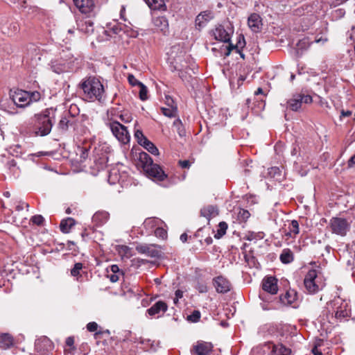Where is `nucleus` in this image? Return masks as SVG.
I'll use <instances>...</instances> for the list:
<instances>
[{
    "instance_id": "nucleus-1",
    "label": "nucleus",
    "mask_w": 355,
    "mask_h": 355,
    "mask_svg": "<svg viewBox=\"0 0 355 355\" xmlns=\"http://www.w3.org/2000/svg\"><path fill=\"white\" fill-rule=\"evenodd\" d=\"M84 96L89 101L98 100L101 101L103 97L105 89L101 82L95 77H89L83 80L80 85Z\"/></svg>"
},
{
    "instance_id": "nucleus-2",
    "label": "nucleus",
    "mask_w": 355,
    "mask_h": 355,
    "mask_svg": "<svg viewBox=\"0 0 355 355\" xmlns=\"http://www.w3.org/2000/svg\"><path fill=\"white\" fill-rule=\"evenodd\" d=\"M39 131L42 136L47 135L51 130L54 122V111L46 110L37 116Z\"/></svg>"
},
{
    "instance_id": "nucleus-3",
    "label": "nucleus",
    "mask_w": 355,
    "mask_h": 355,
    "mask_svg": "<svg viewBox=\"0 0 355 355\" xmlns=\"http://www.w3.org/2000/svg\"><path fill=\"white\" fill-rule=\"evenodd\" d=\"M312 101V97L310 95L296 94L287 101V107L292 111L297 112L300 111L303 104H310Z\"/></svg>"
},
{
    "instance_id": "nucleus-4",
    "label": "nucleus",
    "mask_w": 355,
    "mask_h": 355,
    "mask_svg": "<svg viewBox=\"0 0 355 355\" xmlns=\"http://www.w3.org/2000/svg\"><path fill=\"white\" fill-rule=\"evenodd\" d=\"M329 226L334 234L344 236L349 229V223L343 218L334 217L330 220Z\"/></svg>"
},
{
    "instance_id": "nucleus-5",
    "label": "nucleus",
    "mask_w": 355,
    "mask_h": 355,
    "mask_svg": "<svg viewBox=\"0 0 355 355\" xmlns=\"http://www.w3.org/2000/svg\"><path fill=\"white\" fill-rule=\"evenodd\" d=\"M112 132L115 137L121 143L126 144L130 140V135L127 128L117 121H113L110 123Z\"/></svg>"
},
{
    "instance_id": "nucleus-6",
    "label": "nucleus",
    "mask_w": 355,
    "mask_h": 355,
    "mask_svg": "<svg viewBox=\"0 0 355 355\" xmlns=\"http://www.w3.org/2000/svg\"><path fill=\"white\" fill-rule=\"evenodd\" d=\"M14 103L19 107H24L31 103L30 92L24 90L15 91L11 94Z\"/></svg>"
},
{
    "instance_id": "nucleus-7",
    "label": "nucleus",
    "mask_w": 355,
    "mask_h": 355,
    "mask_svg": "<svg viewBox=\"0 0 355 355\" xmlns=\"http://www.w3.org/2000/svg\"><path fill=\"white\" fill-rule=\"evenodd\" d=\"M317 276L315 270H310L305 276L304 284L309 293H315L319 291V286L315 282Z\"/></svg>"
},
{
    "instance_id": "nucleus-8",
    "label": "nucleus",
    "mask_w": 355,
    "mask_h": 355,
    "mask_svg": "<svg viewBox=\"0 0 355 355\" xmlns=\"http://www.w3.org/2000/svg\"><path fill=\"white\" fill-rule=\"evenodd\" d=\"M144 170L150 176L153 177L159 181L164 180L166 177L161 167L153 163L149 166H145Z\"/></svg>"
},
{
    "instance_id": "nucleus-9",
    "label": "nucleus",
    "mask_w": 355,
    "mask_h": 355,
    "mask_svg": "<svg viewBox=\"0 0 355 355\" xmlns=\"http://www.w3.org/2000/svg\"><path fill=\"white\" fill-rule=\"evenodd\" d=\"M214 286L218 293H225L230 291L231 284L225 277L218 276L214 279Z\"/></svg>"
},
{
    "instance_id": "nucleus-10",
    "label": "nucleus",
    "mask_w": 355,
    "mask_h": 355,
    "mask_svg": "<svg viewBox=\"0 0 355 355\" xmlns=\"http://www.w3.org/2000/svg\"><path fill=\"white\" fill-rule=\"evenodd\" d=\"M213 349V345L211 343L198 341L193 345V351L197 355H209Z\"/></svg>"
},
{
    "instance_id": "nucleus-11",
    "label": "nucleus",
    "mask_w": 355,
    "mask_h": 355,
    "mask_svg": "<svg viewBox=\"0 0 355 355\" xmlns=\"http://www.w3.org/2000/svg\"><path fill=\"white\" fill-rule=\"evenodd\" d=\"M75 6L82 13L92 12L95 6L94 0H73Z\"/></svg>"
},
{
    "instance_id": "nucleus-12",
    "label": "nucleus",
    "mask_w": 355,
    "mask_h": 355,
    "mask_svg": "<svg viewBox=\"0 0 355 355\" xmlns=\"http://www.w3.org/2000/svg\"><path fill=\"white\" fill-rule=\"evenodd\" d=\"M277 280L273 277H268L263 279V289L271 294H275L277 292Z\"/></svg>"
},
{
    "instance_id": "nucleus-13",
    "label": "nucleus",
    "mask_w": 355,
    "mask_h": 355,
    "mask_svg": "<svg viewBox=\"0 0 355 355\" xmlns=\"http://www.w3.org/2000/svg\"><path fill=\"white\" fill-rule=\"evenodd\" d=\"M214 35L216 40L223 42H228L230 40V34L222 26H218L215 28Z\"/></svg>"
},
{
    "instance_id": "nucleus-14",
    "label": "nucleus",
    "mask_w": 355,
    "mask_h": 355,
    "mask_svg": "<svg viewBox=\"0 0 355 355\" xmlns=\"http://www.w3.org/2000/svg\"><path fill=\"white\" fill-rule=\"evenodd\" d=\"M168 306L163 301H158L147 310L148 313L153 316L160 313H165L167 311Z\"/></svg>"
},
{
    "instance_id": "nucleus-15",
    "label": "nucleus",
    "mask_w": 355,
    "mask_h": 355,
    "mask_svg": "<svg viewBox=\"0 0 355 355\" xmlns=\"http://www.w3.org/2000/svg\"><path fill=\"white\" fill-rule=\"evenodd\" d=\"M78 28L80 31L89 34L94 31L93 22L87 18L83 19L77 22Z\"/></svg>"
},
{
    "instance_id": "nucleus-16",
    "label": "nucleus",
    "mask_w": 355,
    "mask_h": 355,
    "mask_svg": "<svg viewBox=\"0 0 355 355\" xmlns=\"http://www.w3.org/2000/svg\"><path fill=\"white\" fill-rule=\"evenodd\" d=\"M173 62L175 63V68L177 70L182 71L187 69L185 63L189 59V56L185 54L183 51L180 52V55L178 56L173 57Z\"/></svg>"
},
{
    "instance_id": "nucleus-17",
    "label": "nucleus",
    "mask_w": 355,
    "mask_h": 355,
    "mask_svg": "<svg viewBox=\"0 0 355 355\" xmlns=\"http://www.w3.org/2000/svg\"><path fill=\"white\" fill-rule=\"evenodd\" d=\"M261 19L259 15L252 14L248 18V26L254 32L259 31L261 26Z\"/></svg>"
},
{
    "instance_id": "nucleus-18",
    "label": "nucleus",
    "mask_w": 355,
    "mask_h": 355,
    "mask_svg": "<svg viewBox=\"0 0 355 355\" xmlns=\"http://www.w3.org/2000/svg\"><path fill=\"white\" fill-rule=\"evenodd\" d=\"M213 18V14L210 11L202 12L196 18V24L200 28L203 27L206 22Z\"/></svg>"
},
{
    "instance_id": "nucleus-19",
    "label": "nucleus",
    "mask_w": 355,
    "mask_h": 355,
    "mask_svg": "<svg viewBox=\"0 0 355 355\" xmlns=\"http://www.w3.org/2000/svg\"><path fill=\"white\" fill-rule=\"evenodd\" d=\"M109 216L110 214L107 211H97L94 214L92 221L97 225H101L107 221Z\"/></svg>"
},
{
    "instance_id": "nucleus-20",
    "label": "nucleus",
    "mask_w": 355,
    "mask_h": 355,
    "mask_svg": "<svg viewBox=\"0 0 355 355\" xmlns=\"http://www.w3.org/2000/svg\"><path fill=\"white\" fill-rule=\"evenodd\" d=\"M13 345V338L7 333L0 334V347L2 349H8Z\"/></svg>"
},
{
    "instance_id": "nucleus-21",
    "label": "nucleus",
    "mask_w": 355,
    "mask_h": 355,
    "mask_svg": "<svg viewBox=\"0 0 355 355\" xmlns=\"http://www.w3.org/2000/svg\"><path fill=\"white\" fill-rule=\"evenodd\" d=\"M155 26L159 31L166 33L168 26V21L165 17H157L153 19Z\"/></svg>"
},
{
    "instance_id": "nucleus-22",
    "label": "nucleus",
    "mask_w": 355,
    "mask_h": 355,
    "mask_svg": "<svg viewBox=\"0 0 355 355\" xmlns=\"http://www.w3.org/2000/svg\"><path fill=\"white\" fill-rule=\"evenodd\" d=\"M218 214V211L216 207L209 205L201 209V215L208 220L212 217H215Z\"/></svg>"
},
{
    "instance_id": "nucleus-23",
    "label": "nucleus",
    "mask_w": 355,
    "mask_h": 355,
    "mask_svg": "<svg viewBox=\"0 0 355 355\" xmlns=\"http://www.w3.org/2000/svg\"><path fill=\"white\" fill-rule=\"evenodd\" d=\"M271 353L272 355H289L291 349L286 348L282 344L274 345Z\"/></svg>"
},
{
    "instance_id": "nucleus-24",
    "label": "nucleus",
    "mask_w": 355,
    "mask_h": 355,
    "mask_svg": "<svg viewBox=\"0 0 355 355\" xmlns=\"http://www.w3.org/2000/svg\"><path fill=\"white\" fill-rule=\"evenodd\" d=\"M75 225V220L72 218H67L65 220H62L60 223V230L63 233H69L71 228Z\"/></svg>"
},
{
    "instance_id": "nucleus-25",
    "label": "nucleus",
    "mask_w": 355,
    "mask_h": 355,
    "mask_svg": "<svg viewBox=\"0 0 355 355\" xmlns=\"http://www.w3.org/2000/svg\"><path fill=\"white\" fill-rule=\"evenodd\" d=\"M279 259L283 263H290L293 261V253L288 248L284 249Z\"/></svg>"
},
{
    "instance_id": "nucleus-26",
    "label": "nucleus",
    "mask_w": 355,
    "mask_h": 355,
    "mask_svg": "<svg viewBox=\"0 0 355 355\" xmlns=\"http://www.w3.org/2000/svg\"><path fill=\"white\" fill-rule=\"evenodd\" d=\"M148 6L153 10H164L165 0H146Z\"/></svg>"
},
{
    "instance_id": "nucleus-27",
    "label": "nucleus",
    "mask_w": 355,
    "mask_h": 355,
    "mask_svg": "<svg viewBox=\"0 0 355 355\" xmlns=\"http://www.w3.org/2000/svg\"><path fill=\"white\" fill-rule=\"evenodd\" d=\"M162 221L157 218H148L145 220L144 225L147 229L157 227Z\"/></svg>"
},
{
    "instance_id": "nucleus-28",
    "label": "nucleus",
    "mask_w": 355,
    "mask_h": 355,
    "mask_svg": "<svg viewBox=\"0 0 355 355\" xmlns=\"http://www.w3.org/2000/svg\"><path fill=\"white\" fill-rule=\"evenodd\" d=\"M120 180L121 175L118 171L115 168L112 169L108 175V182L110 184H115L116 183L119 182Z\"/></svg>"
},
{
    "instance_id": "nucleus-29",
    "label": "nucleus",
    "mask_w": 355,
    "mask_h": 355,
    "mask_svg": "<svg viewBox=\"0 0 355 355\" xmlns=\"http://www.w3.org/2000/svg\"><path fill=\"white\" fill-rule=\"evenodd\" d=\"M162 114L169 118H173L177 116V107H163L161 108Z\"/></svg>"
},
{
    "instance_id": "nucleus-30",
    "label": "nucleus",
    "mask_w": 355,
    "mask_h": 355,
    "mask_svg": "<svg viewBox=\"0 0 355 355\" xmlns=\"http://www.w3.org/2000/svg\"><path fill=\"white\" fill-rule=\"evenodd\" d=\"M142 146L153 155H157L159 154L157 148L148 139L144 141Z\"/></svg>"
},
{
    "instance_id": "nucleus-31",
    "label": "nucleus",
    "mask_w": 355,
    "mask_h": 355,
    "mask_svg": "<svg viewBox=\"0 0 355 355\" xmlns=\"http://www.w3.org/2000/svg\"><path fill=\"white\" fill-rule=\"evenodd\" d=\"M227 227H228V225L225 222L223 221V222L219 223L218 229L217 230L216 234L214 235V237L216 239H219L222 236H223L226 233Z\"/></svg>"
},
{
    "instance_id": "nucleus-32",
    "label": "nucleus",
    "mask_w": 355,
    "mask_h": 355,
    "mask_svg": "<svg viewBox=\"0 0 355 355\" xmlns=\"http://www.w3.org/2000/svg\"><path fill=\"white\" fill-rule=\"evenodd\" d=\"M73 122L67 117H62L58 123V128L62 131H66L69 127L72 125Z\"/></svg>"
},
{
    "instance_id": "nucleus-33",
    "label": "nucleus",
    "mask_w": 355,
    "mask_h": 355,
    "mask_svg": "<svg viewBox=\"0 0 355 355\" xmlns=\"http://www.w3.org/2000/svg\"><path fill=\"white\" fill-rule=\"evenodd\" d=\"M173 126L176 128L180 137H182L185 136L186 132L180 119H178L175 120L173 122Z\"/></svg>"
},
{
    "instance_id": "nucleus-34",
    "label": "nucleus",
    "mask_w": 355,
    "mask_h": 355,
    "mask_svg": "<svg viewBox=\"0 0 355 355\" xmlns=\"http://www.w3.org/2000/svg\"><path fill=\"white\" fill-rule=\"evenodd\" d=\"M141 161L144 163V167L145 166H149L153 163L151 157L146 153H141L139 155Z\"/></svg>"
},
{
    "instance_id": "nucleus-35",
    "label": "nucleus",
    "mask_w": 355,
    "mask_h": 355,
    "mask_svg": "<svg viewBox=\"0 0 355 355\" xmlns=\"http://www.w3.org/2000/svg\"><path fill=\"white\" fill-rule=\"evenodd\" d=\"M288 229L291 231V232H292L294 234V236L299 234L300 231L298 222L295 220H292L289 225Z\"/></svg>"
},
{
    "instance_id": "nucleus-36",
    "label": "nucleus",
    "mask_w": 355,
    "mask_h": 355,
    "mask_svg": "<svg viewBox=\"0 0 355 355\" xmlns=\"http://www.w3.org/2000/svg\"><path fill=\"white\" fill-rule=\"evenodd\" d=\"M148 89L147 87L142 83L139 86V98L141 101L148 99Z\"/></svg>"
},
{
    "instance_id": "nucleus-37",
    "label": "nucleus",
    "mask_w": 355,
    "mask_h": 355,
    "mask_svg": "<svg viewBox=\"0 0 355 355\" xmlns=\"http://www.w3.org/2000/svg\"><path fill=\"white\" fill-rule=\"evenodd\" d=\"M155 235L157 237L164 239L167 237V232L164 228L157 227L155 230Z\"/></svg>"
},
{
    "instance_id": "nucleus-38",
    "label": "nucleus",
    "mask_w": 355,
    "mask_h": 355,
    "mask_svg": "<svg viewBox=\"0 0 355 355\" xmlns=\"http://www.w3.org/2000/svg\"><path fill=\"white\" fill-rule=\"evenodd\" d=\"M135 137L137 139L138 143L142 146L144 141H146L148 139L144 135L141 130H136L135 132Z\"/></svg>"
},
{
    "instance_id": "nucleus-39",
    "label": "nucleus",
    "mask_w": 355,
    "mask_h": 355,
    "mask_svg": "<svg viewBox=\"0 0 355 355\" xmlns=\"http://www.w3.org/2000/svg\"><path fill=\"white\" fill-rule=\"evenodd\" d=\"M83 268V263H76L73 268L71 270V275L73 277H76L80 275V272Z\"/></svg>"
},
{
    "instance_id": "nucleus-40",
    "label": "nucleus",
    "mask_w": 355,
    "mask_h": 355,
    "mask_svg": "<svg viewBox=\"0 0 355 355\" xmlns=\"http://www.w3.org/2000/svg\"><path fill=\"white\" fill-rule=\"evenodd\" d=\"M200 318V313L199 311H194L190 315L188 316V320L196 322L198 321Z\"/></svg>"
},
{
    "instance_id": "nucleus-41",
    "label": "nucleus",
    "mask_w": 355,
    "mask_h": 355,
    "mask_svg": "<svg viewBox=\"0 0 355 355\" xmlns=\"http://www.w3.org/2000/svg\"><path fill=\"white\" fill-rule=\"evenodd\" d=\"M31 220L37 225H40L43 223L44 218L41 215H35L33 216L31 219Z\"/></svg>"
},
{
    "instance_id": "nucleus-42",
    "label": "nucleus",
    "mask_w": 355,
    "mask_h": 355,
    "mask_svg": "<svg viewBox=\"0 0 355 355\" xmlns=\"http://www.w3.org/2000/svg\"><path fill=\"white\" fill-rule=\"evenodd\" d=\"M128 82L130 83V84L132 85V86L138 85L139 87L140 85L142 84V83L137 80L135 78V77L131 74L128 76Z\"/></svg>"
},
{
    "instance_id": "nucleus-43",
    "label": "nucleus",
    "mask_w": 355,
    "mask_h": 355,
    "mask_svg": "<svg viewBox=\"0 0 355 355\" xmlns=\"http://www.w3.org/2000/svg\"><path fill=\"white\" fill-rule=\"evenodd\" d=\"M87 329L89 331L94 332L97 330L98 324L95 322H89L87 325Z\"/></svg>"
},
{
    "instance_id": "nucleus-44",
    "label": "nucleus",
    "mask_w": 355,
    "mask_h": 355,
    "mask_svg": "<svg viewBox=\"0 0 355 355\" xmlns=\"http://www.w3.org/2000/svg\"><path fill=\"white\" fill-rule=\"evenodd\" d=\"M80 161L83 162L85 160L88 156V150L87 148H80Z\"/></svg>"
},
{
    "instance_id": "nucleus-45",
    "label": "nucleus",
    "mask_w": 355,
    "mask_h": 355,
    "mask_svg": "<svg viewBox=\"0 0 355 355\" xmlns=\"http://www.w3.org/2000/svg\"><path fill=\"white\" fill-rule=\"evenodd\" d=\"M66 344L69 347H72L71 349L67 350L69 352H71V350L75 349V347H73L74 339L73 337H68L66 340Z\"/></svg>"
},
{
    "instance_id": "nucleus-46",
    "label": "nucleus",
    "mask_w": 355,
    "mask_h": 355,
    "mask_svg": "<svg viewBox=\"0 0 355 355\" xmlns=\"http://www.w3.org/2000/svg\"><path fill=\"white\" fill-rule=\"evenodd\" d=\"M166 107H177L172 98L170 96H166Z\"/></svg>"
},
{
    "instance_id": "nucleus-47",
    "label": "nucleus",
    "mask_w": 355,
    "mask_h": 355,
    "mask_svg": "<svg viewBox=\"0 0 355 355\" xmlns=\"http://www.w3.org/2000/svg\"><path fill=\"white\" fill-rule=\"evenodd\" d=\"M31 96V102L37 101L40 98V94L38 92H30Z\"/></svg>"
},
{
    "instance_id": "nucleus-48",
    "label": "nucleus",
    "mask_w": 355,
    "mask_h": 355,
    "mask_svg": "<svg viewBox=\"0 0 355 355\" xmlns=\"http://www.w3.org/2000/svg\"><path fill=\"white\" fill-rule=\"evenodd\" d=\"M179 164L183 168H189L190 166V162L188 160H180Z\"/></svg>"
},
{
    "instance_id": "nucleus-49",
    "label": "nucleus",
    "mask_w": 355,
    "mask_h": 355,
    "mask_svg": "<svg viewBox=\"0 0 355 355\" xmlns=\"http://www.w3.org/2000/svg\"><path fill=\"white\" fill-rule=\"evenodd\" d=\"M239 214L241 215V218L243 219H247L250 217V213L248 211H246V210H241L240 212H239Z\"/></svg>"
},
{
    "instance_id": "nucleus-50",
    "label": "nucleus",
    "mask_w": 355,
    "mask_h": 355,
    "mask_svg": "<svg viewBox=\"0 0 355 355\" xmlns=\"http://www.w3.org/2000/svg\"><path fill=\"white\" fill-rule=\"evenodd\" d=\"M336 318H344L347 315V313L345 311H337L335 313Z\"/></svg>"
},
{
    "instance_id": "nucleus-51",
    "label": "nucleus",
    "mask_w": 355,
    "mask_h": 355,
    "mask_svg": "<svg viewBox=\"0 0 355 355\" xmlns=\"http://www.w3.org/2000/svg\"><path fill=\"white\" fill-rule=\"evenodd\" d=\"M352 114V112L349 110H342L340 117H347L350 116Z\"/></svg>"
},
{
    "instance_id": "nucleus-52",
    "label": "nucleus",
    "mask_w": 355,
    "mask_h": 355,
    "mask_svg": "<svg viewBox=\"0 0 355 355\" xmlns=\"http://www.w3.org/2000/svg\"><path fill=\"white\" fill-rule=\"evenodd\" d=\"M17 166V162L15 159H11L8 162V166L10 169H12V168H15Z\"/></svg>"
},
{
    "instance_id": "nucleus-53",
    "label": "nucleus",
    "mask_w": 355,
    "mask_h": 355,
    "mask_svg": "<svg viewBox=\"0 0 355 355\" xmlns=\"http://www.w3.org/2000/svg\"><path fill=\"white\" fill-rule=\"evenodd\" d=\"M198 289L200 293H205L207 291V286L204 284H199L198 286Z\"/></svg>"
},
{
    "instance_id": "nucleus-54",
    "label": "nucleus",
    "mask_w": 355,
    "mask_h": 355,
    "mask_svg": "<svg viewBox=\"0 0 355 355\" xmlns=\"http://www.w3.org/2000/svg\"><path fill=\"white\" fill-rule=\"evenodd\" d=\"M312 353L313 354V355H322V353L321 352V351H320L318 349V346L315 345L313 349H312Z\"/></svg>"
},
{
    "instance_id": "nucleus-55",
    "label": "nucleus",
    "mask_w": 355,
    "mask_h": 355,
    "mask_svg": "<svg viewBox=\"0 0 355 355\" xmlns=\"http://www.w3.org/2000/svg\"><path fill=\"white\" fill-rule=\"evenodd\" d=\"M348 165L349 167L355 166V155L349 160Z\"/></svg>"
},
{
    "instance_id": "nucleus-56",
    "label": "nucleus",
    "mask_w": 355,
    "mask_h": 355,
    "mask_svg": "<svg viewBox=\"0 0 355 355\" xmlns=\"http://www.w3.org/2000/svg\"><path fill=\"white\" fill-rule=\"evenodd\" d=\"M110 279L112 282H116L119 280V276L116 274H113L110 276Z\"/></svg>"
},
{
    "instance_id": "nucleus-57",
    "label": "nucleus",
    "mask_w": 355,
    "mask_h": 355,
    "mask_svg": "<svg viewBox=\"0 0 355 355\" xmlns=\"http://www.w3.org/2000/svg\"><path fill=\"white\" fill-rule=\"evenodd\" d=\"M111 270L113 273L116 274L119 272V268L117 265H112L111 266Z\"/></svg>"
},
{
    "instance_id": "nucleus-58",
    "label": "nucleus",
    "mask_w": 355,
    "mask_h": 355,
    "mask_svg": "<svg viewBox=\"0 0 355 355\" xmlns=\"http://www.w3.org/2000/svg\"><path fill=\"white\" fill-rule=\"evenodd\" d=\"M23 205H25L26 207H28L29 205L28 203H26V202H22L21 205H19L17 206V209L20 211V210H22L23 209Z\"/></svg>"
},
{
    "instance_id": "nucleus-59",
    "label": "nucleus",
    "mask_w": 355,
    "mask_h": 355,
    "mask_svg": "<svg viewBox=\"0 0 355 355\" xmlns=\"http://www.w3.org/2000/svg\"><path fill=\"white\" fill-rule=\"evenodd\" d=\"M183 296V292L180 290H178L175 291V297L177 298H182Z\"/></svg>"
},
{
    "instance_id": "nucleus-60",
    "label": "nucleus",
    "mask_w": 355,
    "mask_h": 355,
    "mask_svg": "<svg viewBox=\"0 0 355 355\" xmlns=\"http://www.w3.org/2000/svg\"><path fill=\"white\" fill-rule=\"evenodd\" d=\"M187 238H188V236H187V234L186 233H184V234H182L180 236V240H181L183 243H184V242H186V241H187Z\"/></svg>"
},
{
    "instance_id": "nucleus-61",
    "label": "nucleus",
    "mask_w": 355,
    "mask_h": 355,
    "mask_svg": "<svg viewBox=\"0 0 355 355\" xmlns=\"http://www.w3.org/2000/svg\"><path fill=\"white\" fill-rule=\"evenodd\" d=\"M340 16H343L345 15V11L343 9H338L335 11Z\"/></svg>"
},
{
    "instance_id": "nucleus-62",
    "label": "nucleus",
    "mask_w": 355,
    "mask_h": 355,
    "mask_svg": "<svg viewBox=\"0 0 355 355\" xmlns=\"http://www.w3.org/2000/svg\"><path fill=\"white\" fill-rule=\"evenodd\" d=\"M245 78L243 76H241L238 79L239 85H241L243 82L245 80Z\"/></svg>"
},
{
    "instance_id": "nucleus-63",
    "label": "nucleus",
    "mask_w": 355,
    "mask_h": 355,
    "mask_svg": "<svg viewBox=\"0 0 355 355\" xmlns=\"http://www.w3.org/2000/svg\"><path fill=\"white\" fill-rule=\"evenodd\" d=\"M176 50H179V47L178 46H173L172 48V51H171V55L173 57V54L176 51Z\"/></svg>"
},
{
    "instance_id": "nucleus-64",
    "label": "nucleus",
    "mask_w": 355,
    "mask_h": 355,
    "mask_svg": "<svg viewBox=\"0 0 355 355\" xmlns=\"http://www.w3.org/2000/svg\"><path fill=\"white\" fill-rule=\"evenodd\" d=\"M327 41V38H324V39H322V38H320V39H317L315 40V42L317 43H319L320 42H325Z\"/></svg>"
}]
</instances>
